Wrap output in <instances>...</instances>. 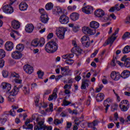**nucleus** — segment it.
<instances>
[{"label": "nucleus", "instance_id": "7c9ffc66", "mask_svg": "<svg viewBox=\"0 0 130 130\" xmlns=\"http://www.w3.org/2000/svg\"><path fill=\"white\" fill-rule=\"evenodd\" d=\"M71 52L72 53H74L75 54H76V53H79L81 54L82 52V49L79 47H76V48H73L71 50Z\"/></svg>", "mask_w": 130, "mask_h": 130}, {"label": "nucleus", "instance_id": "79ce46f5", "mask_svg": "<svg viewBox=\"0 0 130 130\" xmlns=\"http://www.w3.org/2000/svg\"><path fill=\"white\" fill-rule=\"evenodd\" d=\"M63 121V119H61V120L58 119H55L54 120V124H55V125H58L61 123H62Z\"/></svg>", "mask_w": 130, "mask_h": 130}, {"label": "nucleus", "instance_id": "49530a36", "mask_svg": "<svg viewBox=\"0 0 130 130\" xmlns=\"http://www.w3.org/2000/svg\"><path fill=\"white\" fill-rule=\"evenodd\" d=\"M65 62L67 63V64L72 66V64L75 62V61L72 59H68L66 60Z\"/></svg>", "mask_w": 130, "mask_h": 130}, {"label": "nucleus", "instance_id": "393cba45", "mask_svg": "<svg viewBox=\"0 0 130 130\" xmlns=\"http://www.w3.org/2000/svg\"><path fill=\"white\" fill-rule=\"evenodd\" d=\"M120 11V9H119V5L116 4L114 7H111L109 10V11L111 13H114V12H118Z\"/></svg>", "mask_w": 130, "mask_h": 130}, {"label": "nucleus", "instance_id": "0eeeda50", "mask_svg": "<svg viewBox=\"0 0 130 130\" xmlns=\"http://www.w3.org/2000/svg\"><path fill=\"white\" fill-rule=\"evenodd\" d=\"M81 41L83 46H85V47H89L90 46V39L87 36H84L82 37Z\"/></svg>", "mask_w": 130, "mask_h": 130}, {"label": "nucleus", "instance_id": "338daca9", "mask_svg": "<svg viewBox=\"0 0 130 130\" xmlns=\"http://www.w3.org/2000/svg\"><path fill=\"white\" fill-rule=\"evenodd\" d=\"M64 89H71L72 88V86L69 84H66L63 87Z\"/></svg>", "mask_w": 130, "mask_h": 130}, {"label": "nucleus", "instance_id": "3c124183", "mask_svg": "<svg viewBox=\"0 0 130 130\" xmlns=\"http://www.w3.org/2000/svg\"><path fill=\"white\" fill-rule=\"evenodd\" d=\"M19 75L15 72L12 73L11 76V78H15L16 79H19Z\"/></svg>", "mask_w": 130, "mask_h": 130}, {"label": "nucleus", "instance_id": "c756f323", "mask_svg": "<svg viewBox=\"0 0 130 130\" xmlns=\"http://www.w3.org/2000/svg\"><path fill=\"white\" fill-rule=\"evenodd\" d=\"M57 98V94L55 92H53L52 94H50L48 98V101H52V100H56Z\"/></svg>", "mask_w": 130, "mask_h": 130}, {"label": "nucleus", "instance_id": "c85d7f7f", "mask_svg": "<svg viewBox=\"0 0 130 130\" xmlns=\"http://www.w3.org/2000/svg\"><path fill=\"white\" fill-rule=\"evenodd\" d=\"M79 14L77 13H73L70 15V18L72 21H77L79 19Z\"/></svg>", "mask_w": 130, "mask_h": 130}, {"label": "nucleus", "instance_id": "a211bd4d", "mask_svg": "<svg viewBox=\"0 0 130 130\" xmlns=\"http://www.w3.org/2000/svg\"><path fill=\"white\" fill-rule=\"evenodd\" d=\"M36 121L38 123V124L39 126H37V125L35 126V127H34V130L43 129L42 125L44 123V122H43V121H39V118H37Z\"/></svg>", "mask_w": 130, "mask_h": 130}, {"label": "nucleus", "instance_id": "f704fd0d", "mask_svg": "<svg viewBox=\"0 0 130 130\" xmlns=\"http://www.w3.org/2000/svg\"><path fill=\"white\" fill-rule=\"evenodd\" d=\"M31 46L33 47H37L39 45V43L38 42V39H35L32 41L30 44Z\"/></svg>", "mask_w": 130, "mask_h": 130}, {"label": "nucleus", "instance_id": "c03bdc74", "mask_svg": "<svg viewBox=\"0 0 130 130\" xmlns=\"http://www.w3.org/2000/svg\"><path fill=\"white\" fill-rule=\"evenodd\" d=\"M15 34H17V35H19V32H18L16 30H12V31L10 33V36L13 38V39H16V35Z\"/></svg>", "mask_w": 130, "mask_h": 130}, {"label": "nucleus", "instance_id": "ddd939ff", "mask_svg": "<svg viewBox=\"0 0 130 130\" xmlns=\"http://www.w3.org/2000/svg\"><path fill=\"white\" fill-rule=\"evenodd\" d=\"M94 15L98 18H103L105 15V12L101 9H98L94 11Z\"/></svg>", "mask_w": 130, "mask_h": 130}, {"label": "nucleus", "instance_id": "1a4fd4ad", "mask_svg": "<svg viewBox=\"0 0 130 130\" xmlns=\"http://www.w3.org/2000/svg\"><path fill=\"white\" fill-rule=\"evenodd\" d=\"M59 22L62 25H66V24H68L70 22V18L68 16L63 14L59 18Z\"/></svg>", "mask_w": 130, "mask_h": 130}, {"label": "nucleus", "instance_id": "bf43d9fd", "mask_svg": "<svg viewBox=\"0 0 130 130\" xmlns=\"http://www.w3.org/2000/svg\"><path fill=\"white\" fill-rule=\"evenodd\" d=\"M61 78H62V75H58L55 77V80L56 82H58V81H59V80H60V79H61Z\"/></svg>", "mask_w": 130, "mask_h": 130}, {"label": "nucleus", "instance_id": "aec40b11", "mask_svg": "<svg viewBox=\"0 0 130 130\" xmlns=\"http://www.w3.org/2000/svg\"><path fill=\"white\" fill-rule=\"evenodd\" d=\"M9 114L8 112H5L4 114H2V116H5V118H0V123L3 125L6 123V122L7 121V118H8Z\"/></svg>", "mask_w": 130, "mask_h": 130}, {"label": "nucleus", "instance_id": "f8f14e48", "mask_svg": "<svg viewBox=\"0 0 130 130\" xmlns=\"http://www.w3.org/2000/svg\"><path fill=\"white\" fill-rule=\"evenodd\" d=\"M23 70L26 74L31 75L34 72V69L33 67L29 64L24 65L23 67Z\"/></svg>", "mask_w": 130, "mask_h": 130}, {"label": "nucleus", "instance_id": "a878e982", "mask_svg": "<svg viewBox=\"0 0 130 130\" xmlns=\"http://www.w3.org/2000/svg\"><path fill=\"white\" fill-rule=\"evenodd\" d=\"M20 11H26L28 8V5L25 2H21L19 5Z\"/></svg>", "mask_w": 130, "mask_h": 130}, {"label": "nucleus", "instance_id": "dca6fc26", "mask_svg": "<svg viewBox=\"0 0 130 130\" xmlns=\"http://www.w3.org/2000/svg\"><path fill=\"white\" fill-rule=\"evenodd\" d=\"M121 60L124 61V66L125 68H130V58L127 57L126 55L123 56Z\"/></svg>", "mask_w": 130, "mask_h": 130}, {"label": "nucleus", "instance_id": "423d86ee", "mask_svg": "<svg viewBox=\"0 0 130 130\" xmlns=\"http://www.w3.org/2000/svg\"><path fill=\"white\" fill-rule=\"evenodd\" d=\"M119 106L122 111H127L129 108V103L127 100H123L120 102Z\"/></svg>", "mask_w": 130, "mask_h": 130}, {"label": "nucleus", "instance_id": "052dcab7", "mask_svg": "<svg viewBox=\"0 0 130 130\" xmlns=\"http://www.w3.org/2000/svg\"><path fill=\"white\" fill-rule=\"evenodd\" d=\"M98 51L99 50H96L94 53H93L91 56H90V57H95V56H96V55L97 54V53H98Z\"/></svg>", "mask_w": 130, "mask_h": 130}, {"label": "nucleus", "instance_id": "58836bf2", "mask_svg": "<svg viewBox=\"0 0 130 130\" xmlns=\"http://www.w3.org/2000/svg\"><path fill=\"white\" fill-rule=\"evenodd\" d=\"M6 57V51L3 49H0V59Z\"/></svg>", "mask_w": 130, "mask_h": 130}, {"label": "nucleus", "instance_id": "774afa93", "mask_svg": "<svg viewBox=\"0 0 130 130\" xmlns=\"http://www.w3.org/2000/svg\"><path fill=\"white\" fill-rule=\"evenodd\" d=\"M5 66V60H0V68H3Z\"/></svg>", "mask_w": 130, "mask_h": 130}, {"label": "nucleus", "instance_id": "a18cd8bd", "mask_svg": "<svg viewBox=\"0 0 130 130\" xmlns=\"http://www.w3.org/2000/svg\"><path fill=\"white\" fill-rule=\"evenodd\" d=\"M102 18H103V20L104 22H107V21H109V20H110V17L109 15L105 13L103 17Z\"/></svg>", "mask_w": 130, "mask_h": 130}, {"label": "nucleus", "instance_id": "8fccbe9b", "mask_svg": "<svg viewBox=\"0 0 130 130\" xmlns=\"http://www.w3.org/2000/svg\"><path fill=\"white\" fill-rule=\"evenodd\" d=\"M2 75L4 78H7L9 76V72L7 71L4 70L2 72Z\"/></svg>", "mask_w": 130, "mask_h": 130}, {"label": "nucleus", "instance_id": "ea45409f", "mask_svg": "<svg viewBox=\"0 0 130 130\" xmlns=\"http://www.w3.org/2000/svg\"><path fill=\"white\" fill-rule=\"evenodd\" d=\"M22 90L23 91V92L25 95H28L30 93V88L29 87H26L24 86L22 88Z\"/></svg>", "mask_w": 130, "mask_h": 130}, {"label": "nucleus", "instance_id": "4be33fe9", "mask_svg": "<svg viewBox=\"0 0 130 130\" xmlns=\"http://www.w3.org/2000/svg\"><path fill=\"white\" fill-rule=\"evenodd\" d=\"M89 26L90 28H92V29H93V30H95V29L99 28V26H100V24L97 21H92L90 22Z\"/></svg>", "mask_w": 130, "mask_h": 130}, {"label": "nucleus", "instance_id": "5701e85b", "mask_svg": "<svg viewBox=\"0 0 130 130\" xmlns=\"http://www.w3.org/2000/svg\"><path fill=\"white\" fill-rule=\"evenodd\" d=\"M70 70V67L69 66H66L64 67L61 68V74L62 76H68V71Z\"/></svg>", "mask_w": 130, "mask_h": 130}, {"label": "nucleus", "instance_id": "f257e3e1", "mask_svg": "<svg viewBox=\"0 0 130 130\" xmlns=\"http://www.w3.org/2000/svg\"><path fill=\"white\" fill-rule=\"evenodd\" d=\"M45 49L48 53H54L58 49V45L55 42H49L45 45Z\"/></svg>", "mask_w": 130, "mask_h": 130}, {"label": "nucleus", "instance_id": "864d4df0", "mask_svg": "<svg viewBox=\"0 0 130 130\" xmlns=\"http://www.w3.org/2000/svg\"><path fill=\"white\" fill-rule=\"evenodd\" d=\"M71 104L72 103H71V102L67 101L66 99L63 101V105H64V106H68V105H70V104Z\"/></svg>", "mask_w": 130, "mask_h": 130}, {"label": "nucleus", "instance_id": "4d7b16f0", "mask_svg": "<svg viewBox=\"0 0 130 130\" xmlns=\"http://www.w3.org/2000/svg\"><path fill=\"white\" fill-rule=\"evenodd\" d=\"M76 9H77V7L76 6H69L68 7V10H69V11H75Z\"/></svg>", "mask_w": 130, "mask_h": 130}, {"label": "nucleus", "instance_id": "6e6d98bb", "mask_svg": "<svg viewBox=\"0 0 130 130\" xmlns=\"http://www.w3.org/2000/svg\"><path fill=\"white\" fill-rule=\"evenodd\" d=\"M38 77L40 79H42V77H43V75H44V73L41 71H38L37 72Z\"/></svg>", "mask_w": 130, "mask_h": 130}, {"label": "nucleus", "instance_id": "2eb2a0df", "mask_svg": "<svg viewBox=\"0 0 130 130\" xmlns=\"http://www.w3.org/2000/svg\"><path fill=\"white\" fill-rule=\"evenodd\" d=\"M111 77L114 81H118V80L121 78V76L119 73H116L115 71H113L111 74Z\"/></svg>", "mask_w": 130, "mask_h": 130}, {"label": "nucleus", "instance_id": "a19ab883", "mask_svg": "<svg viewBox=\"0 0 130 130\" xmlns=\"http://www.w3.org/2000/svg\"><path fill=\"white\" fill-rule=\"evenodd\" d=\"M62 58L64 59H67L68 58H73L74 57V54H67L62 56Z\"/></svg>", "mask_w": 130, "mask_h": 130}, {"label": "nucleus", "instance_id": "cd10ccee", "mask_svg": "<svg viewBox=\"0 0 130 130\" xmlns=\"http://www.w3.org/2000/svg\"><path fill=\"white\" fill-rule=\"evenodd\" d=\"M89 80H84L82 81V85H81V89L83 90H85L86 87L89 86Z\"/></svg>", "mask_w": 130, "mask_h": 130}, {"label": "nucleus", "instance_id": "603ef678", "mask_svg": "<svg viewBox=\"0 0 130 130\" xmlns=\"http://www.w3.org/2000/svg\"><path fill=\"white\" fill-rule=\"evenodd\" d=\"M130 35V33L128 32H126L124 34V35H123V36L122 37V38L123 40H124V39H125V38H127V37H128Z\"/></svg>", "mask_w": 130, "mask_h": 130}, {"label": "nucleus", "instance_id": "72a5a7b5", "mask_svg": "<svg viewBox=\"0 0 130 130\" xmlns=\"http://www.w3.org/2000/svg\"><path fill=\"white\" fill-rule=\"evenodd\" d=\"M115 39H116V37H113L112 35V36L107 41V44H110L111 45H112Z\"/></svg>", "mask_w": 130, "mask_h": 130}, {"label": "nucleus", "instance_id": "2f4dec72", "mask_svg": "<svg viewBox=\"0 0 130 130\" xmlns=\"http://www.w3.org/2000/svg\"><path fill=\"white\" fill-rule=\"evenodd\" d=\"M104 99V94L102 93H100L97 94L96 96V101L98 102H101Z\"/></svg>", "mask_w": 130, "mask_h": 130}, {"label": "nucleus", "instance_id": "f03ea898", "mask_svg": "<svg viewBox=\"0 0 130 130\" xmlns=\"http://www.w3.org/2000/svg\"><path fill=\"white\" fill-rule=\"evenodd\" d=\"M40 13L41 14V21L42 22V23H44V24H46L47 22H48L49 20V18H48V15H47V13H46V12H45V10H44V9H39Z\"/></svg>", "mask_w": 130, "mask_h": 130}, {"label": "nucleus", "instance_id": "f3484780", "mask_svg": "<svg viewBox=\"0 0 130 130\" xmlns=\"http://www.w3.org/2000/svg\"><path fill=\"white\" fill-rule=\"evenodd\" d=\"M25 30L27 33H32L34 30V25L31 23L27 24L25 27Z\"/></svg>", "mask_w": 130, "mask_h": 130}, {"label": "nucleus", "instance_id": "e433bc0d", "mask_svg": "<svg viewBox=\"0 0 130 130\" xmlns=\"http://www.w3.org/2000/svg\"><path fill=\"white\" fill-rule=\"evenodd\" d=\"M24 45L22 44H19L16 46V49L17 50H19V51H23L24 50Z\"/></svg>", "mask_w": 130, "mask_h": 130}, {"label": "nucleus", "instance_id": "20e7f679", "mask_svg": "<svg viewBox=\"0 0 130 130\" xmlns=\"http://www.w3.org/2000/svg\"><path fill=\"white\" fill-rule=\"evenodd\" d=\"M19 92V88L17 86H14L13 90L10 92V95L8 98V101L9 102H15V99L13 96H16Z\"/></svg>", "mask_w": 130, "mask_h": 130}, {"label": "nucleus", "instance_id": "6ab92c4d", "mask_svg": "<svg viewBox=\"0 0 130 130\" xmlns=\"http://www.w3.org/2000/svg\"><path fill=\"white\" fill-rule=\"evenodd\" d=\"M82 11L83 13H85V14H91V12H93V7L88 6L84 7L82 8Z\"/></svg>", "mask_w": 130, "mask_h": 130}, {"label": "nucleus", "instance_id": "de8ad7c7", "mask_svg": "<svg viewBox=\"0 0 130 130\" xmlns=\"http://www.w3.org/2000/svg\"><path fill=\"white\" fill-rule=\"evenodd\" d=\"M42 128L43 130H52V126L45 125L44 123L42 125Z\"/></svg>", "mask_w": 130, "mask_h": 130}, {"label": "nucleus", "instance_id": "680f3d73", "mask_svg": "<svg viewBox=\"0 0 130 130\" xmlns=\"http://www.w3.org/2000/svg\"><path fill=\"white\" fill-rule=\"evenodd\" d=\"M73 29L74 32H78L79 31V26L78 25L74 26Z\"/></svg>", "mask_w": 130, "mask_h": 130}, {"label": "nucleus", "instance_id": "4c0bfd02", "mask_svg": "<svg viewBox=\"0 0 130 130\" xmlns=\"http://www.w3.org/2000/svg\"><path fill=\"white\" fill-rule=\"evenodd\" d=\"M46 10L47 11H50V10H52V9L53 8V4L51 3H49L46 4Z\"/></svg>", "mask_w": 130, "mask_h": 130}, {"label": "nucleus", "instance_id": "c9c22d12", "mask_svg": "<svg viewBox=\"0 0 130 130\" xmlns=\"http://www.w3.org/2000/svg\"><path fill=\"white\" fill-rule=\"evenodd\" d=\"M122 52L123 53V54L130 52V46L127 45L124 47V48L122 49Z\"/></svg>", "mask_w": 130, "mask_h": 130}, {"label": "nucleus", "instance_id": "4468645a", "mask_svg": "<svg viewBox=\"0 0 130 130\" xmlns=\"http://www.w3.org/2000/svg\"><path fill=\"white\" fill-rule=\"evenodd\" d=\"M2 88L3 90H4V92H6V93H8L12 88V85L10 84L9 83H6V82H3L2 84Z\"/></svg>", "mask_w": 130, "mask_h": 130}, {"label": "nucleus", "instance_id": "5fc2aeb1", "mask_svg": "<svg viewBox=\"0 0 130 130\" xmlns=\"http://www.w3.org/2000/svg\"><path fill=\"white\" fill-rule=\"evenodd\" d=\"M103 85H100L99 86V87L96 88L95 89V92L96 93H99V92H100L101 91V90H102V88H103Z\"/></svg>", "mask_w": 130, "mask_h": 130}, {"label": "nucleus", "instance_id": "e2e57ef3", "mask_svg": "<svg viewBox=\"0 0 130 130\" xmlns=\"http://www.w3.org/2000/svg\"><path fill=\"white\" fill-rule=\"evenodd\" d=\"M56 12L57 14H61V13H62V10L60 7H57L56 9Z\"/></svg>", "mask_w": 130, "mask_h": 130}, {"label": "nucleus", "instance_id": "412c9836", "mask_svg": "<svg viewBox=\"0 0 130 130\" xmlns=\"http://www.w3.org/2000/svg\"><path fill=\"white\" fill-rule=\"evenodd\" d=\"M14 48V44L11 42H7L5 44V49L7 51H11Z\"/></svg>", "mask_w": 130, "mask_h": 130}, {"label": "nucleus", "instance_id": "bb28decb", "mask_svg": "<svg viewBox=\"0 0 130 130\" xmlns=\"http://www.w3.org/2000/svg\"><path fill=\"white\" fill-rule=\"evenodd\" d=\"M12 27L13 29H19L20 28V22L17 20H14L12 22Z\"/></svg>", "mask_w": 130, "mask_h": 130}, {"label": "nucleus", "instance_id": "6e6552de", "mask_svg": "<svg viewBox=\"0 0 130 130\" xmlns=\"http://www.w3.org/2000/svg\"><path fill=\"white\" fill-rule=\"evenodd\" d=\"M82 32L86 35H94L96 33V29H92L90 27L84 26L82 28Z\"/></svg>", "mask_w": 130, "mask_h": 130}, {"label": "nucleus", "instance_id": "0e129e2a", "mask_svg": "<svg viewBox=\"0 0 130 130\" xmlns=\"http://www.w3.org/2000/svg\"><path fill=\"white\" fill-rule=\"evenodd\" d=\"M125 122H126L127 124H130V115L127 116Z\"/></svg>", "mask_w": 130, "mask_h": 130}, {"label": "nucleus", "instance_id": "13d9d810", "mask_svg": "<svg viewBox=\"0 0 130 130\" xmlns=\"http://www.w3.org/2000/svg\"><path fill=\"white\" fill-rule=\"evenodd\" d=\"M116 61V57H115V59L114 58H113L111 63V65L112 66V67H115L116 66V63H115Z\"/></svg>", "mask_w": 130, "mask_h": 130}, {"label": "nucleus", "instance_id": "39448f33", "mask_svg": "<svg viewBox=\"0 0 130 130\" xmlns=\"http://www.w3.org/2000/svg\"><path fill=\"white\" fill-rule=\"evenodd\" d=\"M66 31H67V29L64 27H59L56 29V35L59 39H63V38H64V34L66 33Z\"/></svg>", "mask_w": 130, "mask_h": 130}, {"label": "nucleus", "instance_id": "09e8293b", "mask_svg": "<svg viewBox=\"0 0 130 130\" xmlns=\"http://www.w3.org/2000/svg\"><path fill=\"white\" fill-rule=\"evenodd\" d=\"M51 93V89H47L45 91L43 96L44 97H45L46 96H47V95H49Z\"/></svg>", "mask_w": 130, "mask_h": 130}, {"label": "nucleus", "instance_id": "9b49d317", "mask_svg": "<svg viewBox=\"0 0 130 130\" xmlns=\"http://www.w3.org/2000/svg\"><path fill=\"white\" fill-rule=\"evenodd\" d=\"M22 53L18 51H13L11 53V57L13 58V59H20L22 58Z\"/></svg>", "mask_w": 130, "mask_h": 130}, {"label": "nucleus", "instance_id": "7ed1b4c3", "mask_svg": "<svg viewBox=\"0 0 130 130\" xmlns=\"http://www.w3.org/2000/svg\"><path fill=\"white\" fill-rule=\"evenodd\" d=\"M14 4V1L10 3L9 5H4L3 7L2 10L5 14H12L14 12V9L11 6Z\"/></svg>", "mask_w": 130, "mask_h": 130}, {"label": "nucleus", "instance_id": "69168bd1", "mask_svg": "<svg viewBox=\"0 0 130 130\" xmlns=\"http://www.w3.org/2000/svg\"><path fill=\"white\" fill-rule=\"evenodd\" d=\"M52 37H53V33L51 32V33L49 34V35L47 37V39H51V38H52Z\"/></svg>", "mask_w": 130, "mask_h": 130}, {"label": "nucleus", "instance_id": "37998d69", "mask_svg": "<svg viewBox=\"0 0 130 130\" xmlns=\"http://www.w3.org/2000/svg\"><path fill=\"white\" fill-rule=\"evenodd\" d=\"M39 44H40V46L42 47L45 44V40L43 38H41L40 40H38Z\"/></svg>", "mask_w": 130, "mask_h": 130}, {"label": "nucleus", "instance_id": "473e14b6", "mask_svg": "<svg viewBox=\"0 0 130 130\" xmlns=\"http://www.w3.org/2000/svg\"><path fill=\"white\" fill-rule=\"evenodd\" d=\"M12 109L10 110V111L8 112L9 114H10L11 116H15L16 115V111H15V109H18V107L15 106H12Z\"/></svg>", "mask_w": 130, "mask_h": 130}, {"label": "nucleus", "instance_id": "9d476101", "mask_svg": "<svg viewBox=\"0 0 130 130\" xmlns=\"http://www.w3.org/2000/svg\"><path fill=\"white\" fill-rule=\"evenodd\" d=\"M112 102H113V100L111 98H108L104 101V106L105 107L106 112L108 111V109L110 107V105L108 103H112Z\"/></svg>", "mask_w": 130, "mask_h": 130}, {"label": "nucleus", "instance_id": "b1692460", "mask_svg": "<svg viewBox=\"0 0 130 130\" xmlns=\"http://www.w3.org/2000/svg\"><path fill=\"white\" fill-rule=\"evenodd\" d=\"M130 76V72L128 70H124L121 74V77L123 79H127Z\"/></svg>", "mask_w": 130, "mask_h": 130}]
</instances>
